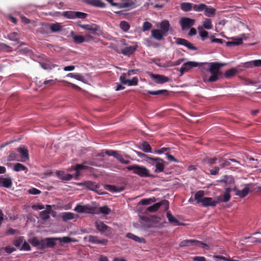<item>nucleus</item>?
<instances>
[{
	"label": "nucleus",
	"mask_w": 261,
	"mask_h": 261,
	"mask_svg": "<svg viewBox=\"0 0 261 261\" xmlns=\"http://www.w3.org/2000/svg\"><path fill=\"white\" fill-rule=\"evenodd\" d=\"M126 168L128 170L133 171L134 174H137L141 177L150 176L149 170L143 166L133 165L128 166Z\"/></svg>",
	"instance_id": "1"
},
{
	"label": "nucleus",
	"mask_w": 261,
	"mask_h": 261,
	"mask_svg": "<svg viewBox=\"0 0 261 261\" xmlns=\"http://www.w3.org/2000/svg\"><path fill=\"white\" fill-rule=\"evenodd\" d=\"M203 63H198L194 61H188L184 63L180 68V75L189 71L190 69L195 67L201 66Z\"/></svg>",
	"instance_id": "2"
},
{
	"label": "nucleus",
	"mask_w": 261,
	"mask_h": 261,
	"mask_svg": "<svg viewBox=\"0 0 261 261\" xmlns=\"http://www.w3.org/2000/svg\"><path fill=\"white\" fill-rule=\"evenodd\" d=\"M105 153L109 156H113L120 163L124 164H128L130 161L128 160H125L123 156L118 152L114 150H106Z\"/></svg>",
	"instance_id": "3"
},
{
	"label": "nucleus",
	"mask_w": 261,
	"mask_h": 261,
	"mask_svg": "<svg viewBox=\"0 0 261 261\" xmlns=\"http://www.w3.org/2000/svg\"><path fill=\"white\" fill-rule=\"evenodd\" d=\"M175 42L177 44L184 45L189 49L192 50H197V48L194 46L191 43L189 42L186 39L180 38H174Z\"/></svg>",
	"instance_id": "4"
},
{
	"label": "nucleus",
	"mask_w": 261,
	"mask_h": 261,
	"mask_svg": "<svg viewBox=\"0 0 261 261\" xmlns=\"http://www.w3.org/2000/svg\"><path fill=\"white\" fill-rule=\"evenodd\" d=\"M150 77L157 84H164L170 81L168 77L161 74H155L151 73L150 75Z\"/></svg>",
	"instance_id": "5"
},
{
	"label": "nucleus",
	"mask_w": 261,
	"mask_h": 261,
	"mask_svg": "<svg viewBox=\"0 0 261 261\" xmlns=\"http://www.w3.org/2000/svg\"><path fill=\"white\" fill-rule=\"evenodd\" d=\"M195 20L188 17H182L180 20V24L182 30L189 29L194 24Z\"/></svg>",
	"instance_id": "6"
},
{
	"label": "nucleus",
	"mask_w": 261,
	"mask_h": 261,
	"mask_svg": "<svg viewBox=\"0 0 261 261\" xmlns=\"http://www.w3.org/2000/svg\"><path fill=\"white\" fill-rule=\"evenodd\" d=\"M164 205L165 209L167 210L169 208V202L166 200H164L160 202L155 203L152 206H149L147 210L149 212H154L156 211L161 205Z\"/></svg>",
	"instance_id": "7"
},
{
	"label": "nucleus",
	"mask_w": 261,
	"mask_h": 261,
	"mask_svg": "<svg viewBox=\"0 0 261 261\" xmlns=\"http://www.w3.org/2000/svg\"><path fill=\"white\" fill-rule=\"evenodd\" d=\"M138 45L135 44L134 45L126 46L121 50V53L125 56H129L132 55L138 48Z\"/></svg>",
	"instance_id": "8"
},
{
	"label": "nucleus",
	"mask_w": 261,
	"mask_h": 261,
	"mask_svg": "<svg viewBox=\"0 0 261 261\" xmlns=\"http://www.w3.org/2000/svg\"><path fill=\"white\" fill-rule=\"evenodd\" d=\"M197 243L199 244V245L202 247V248L204 249H208L209 247L208 245L203 243L201 242L197 241H194V240H186L184 241H182L180 243V246H188L189 244H193Z\"/></svg>",
	"instance_id": "9"
},
{
	"label": "nucleus",
	"mask_w": 261,
	"mask_h": 261,
	"mask_svg": "<svg viewBox=\"0 0 261 261\" xmlns=\"http://www.w3.org/2000/svg\"><path fill=\"white\" fill-rule=\"evenodd\" d=\"M97 229L101 233H105L107 231H111V228L101 221H97L95 223Z\"/></svg>",
	"instance_id": "10"
},
{
	"label": "nucleus",
	"mask_w": 261,
	"mask_h": 261,
	"mask_svg": "<svg viewBox=\"0 0 261 261\" xmlns=\"http://www.w3.org/2000/svg\"><path fill=\"white\" fill-rule=\"evenodd\" d=\"M230 188H226L223 195H220L217 197V199L219 202H226L228 201L230 198Z\"/></svg>",
	"instance_id": "11"
},
{
	"label": "nucleus",
	"mask_w": 261,
	"mask_h": 261,
	"mask_svg": "<svg viewBox=\"0 0 261 261\" xmlns=\"http://www.w3.org/2000/svg\"><path fill=\"white\" fill-rule=\"evenodd\" d=\"M160 161H151L152 162L148 161V163L155 166V172H163L164 170V166L163 164V160L160 158Z\"/></svg>",
	"instance_id": "12"
},
{
	"label": "nucleus",
	"mask_w": 261,
	"mask_h": 261,
	"mask_svg": "<svg viewBox=\"0 0 261 261\" xmlns=\"http://www.w3.org/2000/svg\"><path fill=\"white\" fill-rule=\"evenodd\" d=\"M160 30L166 36L170 30V24L168 20H164L160 24Z\"/></svg>",
	"instance_id": "13"
},
{
	"label": "nucleus",
	"mask_w": 261,
	"mask_h": 261,
	"mask_svg": "<svg viewBox=\"0 0 261 261\" xmlns=\"http://www.w3.org/2000/svg\"><path fill=\"white\" fill-rule=\"evenodd\" d=\"M60 217L62 220L64 222H67L78 217L77 215L70 212H64L60 214Z\"/></svg>",
	"instance_id": "14"
},
{
	"label": "nucleus",
	"mask_w": 261,
	"mask_h": 261,
	"mask_svg": "<svg viewBox=\"0 0 261 261\" xmlns=\"http://www.w3.org/2000/svg\"><path fill=\"white\" fill-rule=\"evenodd\" d=\"M41 249H43L46 247H52L55 244L54 239L53 238H46L43 240H41Z\"/></svg>",
	"instance_id": "15"
},
{
	"label": "nucleus",
	"mask_w": 261,
	"mask_h": 261,
	"mask_svg": "<svg viewBox=\"0 0 261 261\" xmlns=\"http://www.w3.org/2000/svg\"><path fill=\"white\" fill-rule=\"evenodd\" d=\"M85 3L99 8H105L106 4L100 0H83Z\"/></svg>",
	"instance_id": "16"
},
{
	"label": "nucleus",
	"mask_w": 261,
	"mask_h": 261,
	"mask_svg": "<svg viewBox=\"0 0 261 261\" xmlns=\"http://www.w3.org/2000/svg\"><path fill=\"white\" fill-rule=\"evenodd\" d=\"M151 36L157 40H161L166 36L160 29H153L151 31Z\"/></svg>",
	"instance_id": "17"
},
{
	"label": "nucleus",
	"mask_w": 261,
	"mask_h": 261,
	"mask_svg": "<svg viewBox=\"0 0 261 261\" xmlns=\"http://www.w3.org/2000/svg\"><path fill=\"white\" fill-rule=\"evenodd\" d=\"M89 242L94 244H101L103 245H107L108 241L107 239L99 240L96 236H89Z\"/></svg>",
	"instance_id": "18"
},
{
	"label": "nucleus",
	"mask_w": 261,
	"mask_h": 261,
	"mask_svg": "<svg viewBox=\"0 0 261 261\" xmlns=\"http://www.w3.org/2000/svg\"><path fill=\"white\" fill-rule=\"evenodd\" d=\"M81 28L85 30L91 31L93 34H95L99 28L98 25L94 23L91 24H84L83 26H81Z\"/></svg>",
	"instance_id": "19"
},
{
	"label": "nucleus",
	"mask_w": 261,
	"mask_h": 261,
	"mask_svg": "<svg viewBox=\"0 0 261 261\" xmlns=\"http://www.w3.org/2000/svg\"><path fill=\"white\" fill-rule=\"evenodd\" d=\"M134 3L132 0H120L118 4H114L119 9L125 8L132 6Z\"/></svg>",
	"instance_id": "20"
},
{
	"label": "nucleus",
	"mask_w": 261,
	"mask_h": 261,
	"mask_svg": "<svg viewBox=\"0 0 261 261\" xmlns=\"http://www.w3.org/2000/svg\"><path fill=\"white\" fill-rule=\"evenodd\" d=\"M234 190L236 191V195L241 198H244L248 194L250 191V188L248 185H246L242 190H237V189H234Z\"/></svg>",
	"instance_id": "21"
},
{
	"label": "nucleus",
	"mask_w": 261,
	"mask_h": 261,
	"mask_svg": "<svg viewBox=\"0 0 261 261\" xmlns=\"http://www.w3.org/2000/svg\"><path fill=\"white\" fill-rule=\"evenodd\" d=\"M71 36L73 39V42L76 44H81L85 42L84 36L79 35H76L73 31L70 33Z\"/></svg>",
	"instance_id": "22"
},
{
	"label": "nucleus",
	"mask_w": 261,
	"mask_h": 261,
	"mask_svg": "<svg viewBox=\"0 0 261 261\" xmlns=\"http://www.w3.org/2000/svg\"><path fill=\"white\" fill-rule=\"evenodd\" d=\"M218 202V201H216L213 199L212 198L210 197H204L203 200H202V203L201 204L202 205L204 206H214L216 205V204Z\"/></svg>",
	"instance_id": "23"
},
{
	"label": "nucleus",
	"mask_w": 261,
	"mask_h": 261,
	"mask_svg": "<svg viewBox=\"0 0 261 261\" xmlns=\"http://www.w3.org/2000/svg\"><path fill=\"white\" fill-rule=\"evenodd\" d=\"M51 211V206L46 205V210L41 212L40 214V217L44 220H46L49 218V214Z\"/></svg>",
	"instance_id": "24"
},
{
	"label": "nucleus",
	"mask_w": 261,
	"mask_h": 261,
	"mask_svg": "<svg viewBox=\"0 0 261 261\" xmlns=\"http://www.w3.org/2000/svg\"><path fill=\"white\" fill-rule=\"evenodd\" d=\"M210 69L209 71L211 73L218 72L219 73V70L222 66V64L217 63L213 62L209 64Z\"/></svg>",
	"instance_id": "25"
},
{
	"label": "nucleus",
	"mask_w": 261,
	"mask_h": 261,
	"mask_svg": "<svg viewBox=\"0 0 261 261\" xmlns=\"http://www.w3.org/2000/svg\"><path fill=\"white\" fill-rule=\"evenodd\" d=\"M37 32L41 34L46 35L49 32V24L42 23L41 27L38 29Z\"/></svg>",
	"instance_id": "26"
},
{
	"label": "nucleus",
	"mask_w": 261,
	"mask_h": 261,
	"mask_svg": "<svg viewBox=\"0 0 261 261\" xmlns=\"http://www.w3.org/2000/svg\"><path fill=\"white\" fill-rule=\"evenodd\" d=\"M204 198V193L203 191H199L195 193L194 200L196 201L197 203L201 204Z\"/></svg>",
	"instance_id": "27"
},
{
	"label": "nucleus",
	"mask_w": 261,
	"mask_h": 261,
	"mask_svg": "<svg viewBox=\"0 0 261 261\" xmlns=\"http://www.w3.org/2000/svg\"><path fill=\"white\" fill-rule=\"evenodd\" d=\"M147 93L152 95H163L165 96H169V92L167 90H159L156 91H148Z\"/></svg>",
	"instance_id": "28"
},
{
	"label": "nucleus",
	"mask_w": 261,
	"mask_h": 261,
	"mask_svg": "<svg viewBox=\"0 0 261 261\" xmlns=\"http://www.w3.org/2000/svg\"><path fill=\"white\" fill-rule=\"evenodd\" d=\"M1 185L6 188H10L12 186V179L11 177L1 178Z\"/></svg>",
	"instance_id": "29"
},
{
	"label": "nucleus",
	"mask_w": 261,
	"mask_h": 261,
	"mask_svg": "<svg viewBox=\"0 0 261 261\" xmlns=\"http://www.w3.org/2000/svg\"><path fill=\"white\" fill-rule=\"evenodd\" d=\"M56 175L61 180H69L72 177V175L70 174H65L63 171H58L56 172Z\"/></svg>",
	"instance_id": "30"
},
{
	"label": "nucleus",
	"mask_w": 261,
	"mask_h": 261,
	"mask_svg": "<svg viewBox=\"0 0 261 261\" xmlns=\"http://www.w3.org/2000/svg\"><path fill=\"white\" fill-rule=\"evenodd\" d=\"M216 10L215 8L206 5V8L204 11V14L207 17H213L216 14Z\"/></svg>",
	"instance_id": "31"
},
{
	"label": "nucleus",
	"mask_w": 261,
	"mask_h": 261,
	"mask_svg": "<svg viewBox=\"0 0 261 261\" xmlns=\"http://www.w3.org/2000/svg\"><path fill=\"white\" fill-rule=\"evenodd\" d=\"M243 39L241 38H232V41H228L226 42L227 46H237L241 45L243 43Z\"/></svg>",
	"instance_id": "32"
},
{
	"label": "nucleus",
	"mask_w": 261,
	"mask_h": 261,
	"mask_svg": "<svg viewBox=\"0 0 261 261\" xmlns=\"http://www.w3.org/2000/svg\"><path fill=\"white\" fill-rule=\"evenodd\" d=\"M161 218L156 216H152L151 217V223L150 226H148V227L159 226L160 224Z\"/></svg>",
	"instance_id": "33"
},
{
	"label": "nucleus",
	"mask_w": 261,
	"mask_h": 261,
	"mask_svg": "<svg viewBox=\"0 0 261 261\" xmlns=\"http://www.w3.org/2000/svg\"><path fill=\"white\" fill-rule=\"evenodd\" d=\"M62 30V27L59 23H55L49 24V30L53 33H56L61 31Z\"/></svg>",
	"instance_id": "34"
},
{
	"label": "nucleus",
	"mask_w": 261,
	"mask_h": 261,
	"mask_svg": "<svg viewBox=\"0 0 261 261\" xmlns=\"http://www.w3.org/2000/svg\"><path fill=\"white\" fill-rule=\"evenodd\" d=\"M193 4L189 3H182L180 4L181 9L185 12H188L192 10L193 8Z\"/></svg>",
	"instance_id": "35"
},
{
	"label": "nucleus",
	"mask_w": 261,
	"mask_h": 261,
	"mask_svg": "<svg viewBox=\"0 0 261 261\" xmlns=\"http://www.w3.org/2000/svg\"><path fill=\"white\" fill-rule=\"evenodd\" d=\"M126 236L127 238L131 239L137 242H139V243H145V240L144 238H140V237H139L137 236H135V234H132L131 233H128L126 234Z\"/></svg>",
	"instance_id": "36"
},
{
	"label": "nucleus",
	"mask_w": 261,
	"mask_h": 261,
	"mask_svg": "<svg viewBox=\"0 0 261 261\" xmlns=\"http://www.w3.org/2000/svg\"><path fill=\"white\" fill-rule=\"evenodd\" d=\"M18 151L21 154L22 158L24 159L25 161L29 159V156L28 154V151L24 148L19 147L17 149Z\"/></svg>",
	"instance_id": "37"
},
{
	"label": "nucleus",
	"mask_w": 261,
	"mask_h": 261,
	"mask_svg": "<svg viewBox=\"0 0 261 261\" xmlns=\"http://www.w3.org/2000/svg\"><path fill=\"white\" fill-rule=\"evenodd\" d=\"M119 27L120 29L125 32H127L130 29V25L128 22L124 20L120 22Z\"/></svg>",
	"instance_id": "38"
},
{
	"label": "nucleus",
	"mask_w": 261,
	"mask_h": 261,
	"mask_svg": "<svg viewBox=\"0 0 261 261\" xmlns=\"http://www.w3.org/2000/svg\"><path fill=\"white\" fill-rule=\"evenodd\" d=\"M167 217L168 219V221L174 224V225H176V224H179V222L178 221V220L176 219L170 212H167Z\"/></svg>",
	"instance_id": "39"
},
{
	"label": "nucleus",
	"mask_w": 261,
	"mask_h": 261,
	"mask_svg": "<svg viewBox=\"0 0 261 261\" xmlns=\"http://www.w3.org/2000/svg\"><path fill=\"white\" fill-rule=\"evenodd\" d=\"M237 73V70L235 68H231L226 71L224 75L226 78H229L236 75Z\"/></svg>",
	"instance_id": "40"
},
{
	"label": "nucleus",
	"mask_w": 261,
	"mask_h": 261,
	"mask_svg": "<svg viewBox=\"0 0 261 261\" xmlns=\"http://www.w3.org/2000/svg\"><path fill=\"white\" fill-rule=\"evenodd\" d=\"M13 170L16 172H18L21 170L27 171L28 168L20 163H16L14 166Z\"/></svg>",
	"instance_id": "41"
},
{
	"label": "nucleus",
	"mask_w": 261,
	"mask_h": 261,
	"mask_svg": "<svg viewBox=\"0 0 261 261\" xmlns=\"http://www.w3.org/2000/svg\"><path fill=\"white\" fill-rule=\"evenodd\" d=\"M135 153L140 157L141 158H146L147 159H148L150 161H160V159L159 158H152V157H150L149 156H148L147 155L143 153H142L141 152H139V151H135Z\"/></svg>",
	"instance_id": "42"
},
{
	"label": "nucleus",
	"mask_w": 261,
	"mask_h": 261,
	"mask_svg": "<svg viewBox=\"0 0 261 261\" xmlns=\"http://www.w3.org/2000/svg\"><path fill=\"white\" fill-rule=\"evenodd\" d=\"M156 200V199L154 197L150 198L149 199H144L141 200L139 203L142 205H148L151 203L155 202Z\"/></svg>",
	"instance_id": "43"
},
{
	"label": "nucleus",
	"mask_w": 261,
	"mask_h": 261,
	"mask_svg": "<svg viewBox=\"0 0 261 261\" xmlns=\"http://www.w3.org/2000/svg\"><path fill=\"white\" fill-rule=\"evenodd\" d=\"M142 149L145 152H151L152 151L150 145L147 142L142 143Z\"/></svg>",
	"instance_id": "44"
},
{
	"label": "nucleus",
	"mask_w": 261,
	"mask_h": 261,
	"mask_svg": "<svg viewBox=\"0 0 261 261\" xmlns=\"http://www.w3.org/2000/svg\"><path fill=\"white\" fill-rule=\"evenodd\" d=\"M206 8V5L204 4H200L199 5H194L193 9L194 11L197 12H201L204 11Z\"/></svg>",
	"instance_id": "45"
},
{
	"label": "nucleus",
	"mask_w": 261,
	"mask_h": 261,
	"mask_svg": "<svg viewBox=\"0 0 261 261\" xmlns=\"http://www.w3.org/2000/svg\"><path fill=\"white\" fill-rule=\"evenodd\" d=\"M203 27L207 30L212 29L213 25L212 24V20L211 19L206 18L203 22Z\"/></svg>",
	"instance_id": "46"
},
{
	"label": "nucleus",
	"mask_w": 261,
	"mask_h": 261,
	"mask_svg": "<svg viewBox=\"0 0 261 261\" xmlns=\"http://www.w3.org/2000/svg\"><path fill=\"white\" fill-rule=\"evenodd\" d=\"M8 38L10 40L18 42L19 37L17 33L13 32L8 35Z\"/></svg>",
	"instance_id": "47"
},
{
	"label": "nucleus",
	"mask_w": 261,
	"mask_h": 261,
	"mask_svg": "<svg viewBox=\"0 0 261 261\" xmlns=\"http://www.w3.org/2000/svg\"><path fill=\"white\" fill-rule=\"evenodd\" d=\"M62 16L68 19H74L75 18L74 11H64L62 13Z\"/></svg>",
	"instance_id": "48"
},
{
	"label": "nucleus",
	"mask_w": 261,
	"mask_h": 261,
	"mask_svg": "<svg viewBox=\"0 0 261 261\" xmlns=\"http://www.w3.org/2000/svg\"><path fill=\"white\" fill-rule=\"evenodd\" d=\"M212 75L207 80V82H214L217 81L218 80V76L219 75V73L218 72H213L211 73Z\"/></svg>",
	"instance_id": "49"
},
{
	"label": "nucleus",
	"mask_w": 261,
	"mask_h": 261,
	"mask_svg": "<svg viewBox=\"0 0 261 261\" xmlns=\"http://www.w3.org/2000/svg\"><path fill=\"white\" fill-rule=\"evenodd\" d=\"M127 85L129 86H137L138 84V79L137 77H134L132 80L126 82Z\"/></svg>",
	"instance_id": "50"
},
{
	"label": "nucleus",
	"mask_w": 261,
	"mask_h": 261,
	"mask_svg": "<svg viewBox=\"0 0 261 261\" xmlns=\"http://www.w3.org/2000/svg\"><path fill=\"white\" fill-rule=\"evenodd\" d=\"M152 27V24L149 21H145L142 25V31L146 32L149 30Z\"/></svg>",
	"instance_id": "51"
},
{
	"label": "nucleus",
	"mask_w": 261,
	"mask_h": 261,
	"mask_svg": "<svg viewBox=\"0 0 261 261\" xmlns=\"http://www.w3.org/2000/svg\"><path fill=\"white\" fill-rule=\"evenodd\" d=\"M41 66L44 69L50 70L57 66V65L55 64H50L47 63H43L41 64Z\"/></svg>",
	"instance_id": "52"
},
{
	"label": "nucleus",
	"mask_w": 261,
	"mask_h": 261,
	"mask_svg": "<svg viewBox=\"0 0 261 261\" xmlns=\"http://www.w3.org/2000/svg\"><path fill=\"white\" fill-rule=\"evenodd\" d=\"M88 14L87 13L81 12H75L74 11V16L75 18H85L87 16Z\"/></svg>",
	"instance_id": "53"
},
{
	"label": "nucleus",
	"mask_w": 261,
	"mask_h": 261,
	"mask_svg": "<svg viewBox=\"0 0 261 261\" xmlns=\"http://www.w3.org/2000/svg\"><path fill=\"white\" fill-rule=\"evenodd\" d=\"M31 243L34 246H36L39 249H41V240H39L36 238H33L31 240Z\"/></svg>",
	"instance_id": "54"
},
{
	"label": "nucleus",
	"mask_w": 261,
	"mask_h": 261,
	"mask_svg": "<svg viewBox=\"0 0 261 261\" xmlns=\"http://www.w3.org/2000/svg\"><path fill=\"white\" fill-rule=\"evenodd\" d=\"M6 51L7 52H11L12 51V47L5 43H1V52L2 51Z\"/></svg>",
	"instance_id": "55"
},
{
	"label": "nucleus",
	"mask_w": 261,
	"mask_h": 261,
	"mask_svg": "<svg viewBox=\"0 0 261 261\" xmlns=\"http://www.w3.org/2000/svg\"><path fill=\"white\" fill-rule=\"evenodd\" d=\"M58 240H60L61 242H63L65 243H70L71 242H75V240H73L69 237H64L63 238H59Z\"/></svg>",
	"instance_id": "56"
},
{
	"label": "nucleus",
	"mask_w": 261,
	"mask_h": 261,
	"mask_svg": "<svg viewBox=\"0 0 261 261\" xmlns=\"http://www.w3.org/2000/svg\"><path fill=\"white\" fill-rule=\"evenodd\" d=\"M199 34L202 40H204L206 38L208 37V32L204 30H201L200 31Z\"/></svg>",
	"instance_id": "57"
},
{
	"label": "nucleus",
	"mask_w": 261,
	"mask_h": 261,
	"mask_svg": "<svg viewBox=\"0 0 261 261\" xmlns=\"http://www.w3.org/2000/svg\"><path fill=\"white\" fill-rule=\"evenodd\" d=\"M23 238L22 237H19V238H17L15 240V242H14V245L16 247L20 248L21 245L23 243Z\"/></svg>",
	"instance_id": "58"
},
{
	"label": "nucleus",
	"mask_w": 261,
	"mask_h": 261,
	"mask_svg": "<svg viewBox=\"0 0 261 261\" xmlns=\"http://www.w3.org/2000/svg\"><path fill=\"white\" fill-rule=\"evenodd\" d=\"M127 78L126 74L123 73L120 76V81L121 83L123 85H127L126 82L129 80V79H127Z\"/></svg>",
	"instance_id": "59"
},
{
	"label": "nucleus",
	"mask_w": 261,
	"mask_h": 261,
	"mask_svg": "<svg viewBox=\"0 0 261 261\" xmlns=\"http://www.w3.org/2000/svg\"><path fill=\"white\" fill-rule=\"evenodd\" d=\"M109 190L113 192H120L123 190V188H117L115 186L109 185L108 186Z\"/></svg>",
	"instance_id": "60"
},
{
	"label": "nucleus",
	"mask_w": 261,
	"mask_h": 261,
	"mask_svg": "<svg viewBox=\"0 0 261 261\" xmlns=\"http://www.w3.org/2000/svg\"><path fill=\"white\" fill-rule=\"evenodd\" d=\"M77 213H83L85 211V206L81 205H77L74 209Z\"/></svg>",
	"instance_id": "61"
},
{
	"label": "nucleus",
	"mask_w": 261,
	"mask_h": 261,
	"mask_svg": "<svg viewBox=\"0 0 261 261\" xmlns=\"http://www.w3.org/2000/svg\"><path fill=\"white\" fill-rule=\"evenodd\" d=\"M100 212L104 214H108L110 212V208L107 206H103L100 207Z\"/></svg>",
	"instance_id": "62"
},
{
	"label": "nucleus",
	"mask_w": 261,
	"mask_h": 261,
	"mask_svg": "<svg viewBox=\"0 0 261 261\" xmlns=\"http://www.w3.org/2000/svg\"><path fill=\"white\" fill-rule=\"evenodd\" d=\"M220 168L219 167H214L212 169L210 170V174L213 175H217L219 173Z\"/></svg>",
	"instance_id": "63"
},
{
	"label": "nucleus",
	"mask_w": 261,
	"mask_h": 261,
	"mask_svg": "<svg viewBox=\"0 0 261 261\" xmlns=\"http://www.w3.org/2000/svg\"><path fill=\"white\" fill-rule=\"evenodd\" d=\"M204 161L207 162L209 164L213 165L216 163L217 161V158H206L204 159Z\"/></svg>",
	"instance_id": "64"
}]
</instances>
